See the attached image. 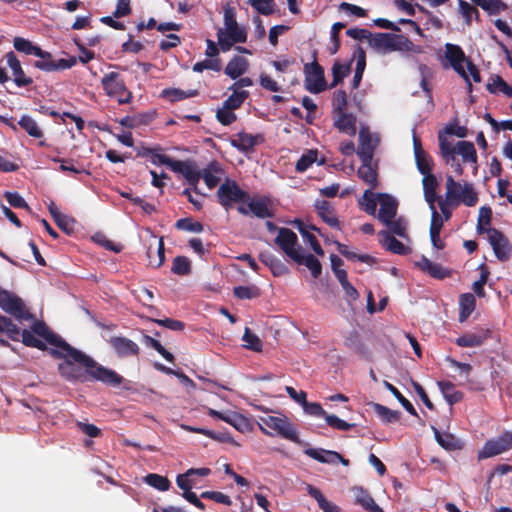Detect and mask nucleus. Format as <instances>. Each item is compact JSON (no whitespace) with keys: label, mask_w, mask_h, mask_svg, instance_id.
I'll return each instance as SVG.
<instances>
[{"label":"nucleus","mask_w":512,"mask_h":512,"mask_svg":"<svg viewBox=\"0 0 512 512\" xmlns=\"http://www.w3.org/2000/svg\"><path fill=\"white\" fill-rule=\"evenodd\" d=\"M35 337L55 346L49 354L56 359H63L58 364L59 374L67 381L84 383L89 380L99 381L105 385L117 387L123 383V377L112 369L97 363L92 357L74 348L59 335L55 334L44 321L35 320L29 330Z\"/></svg>","instance_id":"obj_1"},{"label":"nucleus","mask_w":512,"mask_h":512,"mask_svg":"<svg viewBox=\"0 0 512 512\" xmlns=\"http://www.w3.org/2000/svg\"><path fill=\"white\" fill-rule=\"evenodd\" d=\"M13 46L18 52L38 57V60L33 62V67L46 73L62 72L77 64L76 56L63 52L66 58H56L51 52L43 50L23 37H15Z\"/></svg>","instance_id":"obj_2"},{"label":"nucleus","mask_w":512,"mask_h":512,"mask_svg":"<svg viewBox=\"0 0 512 512\" xmlns=\"http://www.w3.org/2000/svg\"><path fill=\"white\" fill-rule=\"evenodd\" d=\"M491 216V208L482 206V235H487V240L491 245L496 258L501 262H506L511 257L512 245L509 239L501 231L487 227L490 225Z\"/></svg>","instance_id":"obj_3"},{"label":"nucleus","mask_w":512,"mask_h":512,"mask_svg":"<svg viewBox=\"0 0 512 512\" xmlns=\"http://www.w3.org/2000/svg\"><path fill=\"white\" fill-rule=\"evenodd\" d=\"M445 59L449 65L466 81L469 92L472 90V83L469 75L475 82H480V71L470 62L462 49L453 44H446Z\"/></svg>","instance_id":"obj_4"},{"label":"nucleus","mask_w":512,"mask_h":512,"mask_svg":"<svg viewBox=\"0 0 512 512\" xmlns=\"http://www.w3.org/2000/svg\"><path fill=\"white\" fill-rule=\"evenodd\" d=\"M259 429L265 435L272 436L273 433L268 431L267 428L274 431L280 437L289 440L296 444H302L299 438V433L295 425L285 415L272 416L265 415L258 417Z\"/></svg>","instance_id":"obj_5"},{"label":"nucleus","mask_w":512,"mask_h":512,"mask_svg":"<svg viewBox=\"0 0 512 512\" xmlns=\"http://www.w3.org/2000/svg\"><path fill=\"white\" fill-rule=\"evenodd\" d=\"M354 39L368 38L371 45L380 53L409 51L412 42L404 34H349Z\"/></svg>","instance_id":"obj_6"},{"label":"nucleus","mask_w":512,"mask_h":512,"mask_svg":"<svg viewBox=\"0 0 512 512\" xmlns=\"http://www.w3.org/2000/svg\"><path fill=\"white\" fill-rule=\"evenodd\" d=\"M2 62H5V66H0L1 84H4L9 80H12L19 88L33 84V79L26 75L20 60L13 51L7 52L0 61V63Z\"/></svg>","instance_id":"obj_7"},{"label":"nucleus","mask_w":512,"mask_h":512,"mask_svg":"<svg viewBox=\"0 0 512 512\" xmlns=\"http://www.w3.org/2000/svg\"><path fill=\"white\" fill-rule=\"evenodd\" d=\"M467 135V128L453 122L445 126L443 130L438 132L439 148L441 156L446 164L454 167L455 162V145L453 144V136L464 138Z\"/></svg>","instance_id":"obj_8"},{"label":"nucleus","mask_w":512,"mask_h":512,"mask_svg":"<svg viewBox=\"0 0 512 512\" xmlns=\"http://www.w3.org/2000/svg\"><path fill=\"white\" fill-rule=\"evenodd\" d=\"M101 85L105 94L115 98L119 104H128L132 101V92L127 89L120 73L115 71L106 73L101 79Z\"/></svg>","instance_id":"obj_9"},{"label":"nucleus","mask_w":512,"mask_h":512,"mask_svg":"<svg viewBox=\"0 0 512 512\" xmlns=\"http://www.w3.org/2000/svg\"><path fill=\"white\" fill-rule=\"evenodd\" d=\"M0 333H5L12 341H19L21 338L25 346L37 348L39 350H47V346L39 338L32 335L29 330L20 331V328L6 316L0 314Z\"/></svg>","instance_id":"obj_10"},{"label":"nucleus","mask_w":512,"mask_h":512,"mask_svg":"<svg viewBox=\"0 0 512 512\" xmlns=\"http://www.w3.org/2000/svg\"><path fill=\"white\" fill-rule=\"evenodd\" d=\"M0 309L17 320L34 319V316L28 311L23 300L8 290L0 292Z\"/></svg>","instance_id":"obj_11"},{"label":"nucleus","mask_w":512,"mask_h":512,"mask_svg":"<svg viewBox=\"0 0 512 512\" xmlns=\"http://www.w3.org/2000/svg\"><path fill=\"white\" fill-rule=\"evenodd\" d=\"M218 201L225 208L232 207L233 203H243L249 199V194L242 190L235 181L226 180L217 191Z\"/></svg>","instance_id":"obj_12"},{"label":"nucleus","mask_w":512,"mask_h":512,"mask_svg":"<svg viewBox=\"0 0 512 512\" xmlns=\"http://www.w3.org/2000/svg\"><path fill=\"white\" fill-rule=\"evenodd\" d=\"M304 74L306 90L318 94L326 89L327 83L324 76V69L316 60L304 65Z\"/></svg>","instance_id":"obj_13"},{"label":"nucleus","mask_w":512,"mask_h":512,"mask_svg":"<svg viewBox=\"0 0 512 512\" xmlns=\"http://www.w3.org/2000/svg\"><path fill=\"white\" fill-rule=\"evenodd\" d=\"M274 242L281 251L293 261L296 258L299 259V253L303 252L296 233L289 228L280 227Z\"/></svg>","instance_id":"obj_14"},{"label":"nucleus","mask_w":512,"mask_h":512,"mask_svg":"<svg viewBox=\"0 0 512 512\" xmlns=\"http://www.w3.org/2000/svg\"><path fill=\"white\" fill-rule=\"evenodd\" d=\"M512 449V431H504L488 439L482 446V459L493 458Z\"/></svg>","instance_id":"obj_15"},{"label":"nucleus","mask_w":512,"mask_h":512,"mask_svg":"<svg viewBox=\"0 0 512 512\" xmlns=\"http://www.w3.org/2000/svg\"><path fill=\"white\" fill-rule=\"evenodd\" d=\"M377 142H374L372 135L367 127H363L359 131V146L357 155L361 162H373L374 152Z\"/></svg>","instance_id":"obj_16"},{"label":"nucleus","mask_w":512,"mask_h":512,"mask_svg":"<svg viewBox=\"0 0 512 512\" xmlns=\"http://www.w3.org/2000/svg\"><path fill=\"white\" fill-rule=\"evenodd\" d=\"M238 212L242 215H248L251 213L257 218L265 219L274 217V212L272 209L268 207L267 200L264 198L260 199H251L247 207L238 206Z\"/></svg>","instance_id":"obj_17"},{"label":"nucleus","mask_w":512,"mask_h":512,"mask_svg":"<svg viewBox=\"0 0 512 512\" xmlns=\"http://www.w3.org/2000/svg\"><path fill=\"white\" fill-rule=\"evenodd\" d=\"M263 142L264 136L262 134L252 135L242 131L237 133L235 138L231 140V145L238 151L247 154L252 152L256 145H259Z\"/></svg>","instance_id":"obj_18"},{"label":"nucleus","mask_w":512,"mask_h":512,"mask_svg":"<svg viewBox=\"0 0 512 512\" xmlns=\"http://www.w3.org/2000/svg\"><path fill=\"white\" fill-rule=\"evenodd\" d=\"M171 164V170L173 172L182 174L191 186L196 187L201 178V172L197 171L196 165L193 161L174 159Z\"/></svg>","instance_id":"obj_19"},{"label":"nucleus","mask_w":512,"mask_h":512,"mask_svg":"<svg viewBox=\"0 0 512 512\" xmlns=\"http://www.w3.org/2000/svg\"><path fill=\"white\" fill-rule=\"evenodd\" d=\"M457 155L462 157V161L464 163H473L477 162V153L473 143L468 141H459L455 146V162H454V171L458 174L462 173L461 164L457 160Z\"/></svg>","instance_id":"obj_20"},{"label":"nucleus","mask_w":512,"mask_h":512,"mask_svg":"<svg viewBox=\"0 0 512 512\" xmlns=\"http://www.w3.org/2000/svg\"><path fill=\"white\" fill-rule=\"evenodd\" d=\"M413 147L415 161L418 171L425 177L426 175H433L432 171V158L423 150L422 143L419 137L413 135Z\"/></svg>","instance_id":"obj_21"},{"label":"nucleus","mask_w":512,"mask_h":512,"mask_svg":"<svg viewBox=\"0 0 512 512\" xmlns=\"http://www.w3.org/2000/svg\"><path fill=\"white\" fill-rule=\"evenodd\" d=\"M108 342L120 357L137 356L139 354L140 348L137 343L126 337H111Z\"/></svg>","instance_id":"obj_22"},{"label":"nucleus","mask_w":512,"mask_h":512,"mask_svg":"<svg viewBox=\"0 0 512 512\" xmlns=\"http://www.w3.org/2000/svg\"><path fill=\"white\" fill-rule=\"evenodd\" d=\"M416 266L435 279L443 280L452 275L451 269L445 268L439 263L432 262L425 256H422L421 259L416 262Z\"/></svg>","instance_id":"obj_23"},{"label":"nucleus","mask_w":512,"mask_h":512,"mask_svg":"<svg viewBox=\"0 0 512 512\" xmlns=\"http://www.w3.org/2000/svg\"><path fill=\"white\" fill-rule=\"evenodd\" d=\"M380 202V209L378 212V219L384 224L394 219L397 214L398 203L392 196L380 193L378 194Z\"/></svg>","instance_id":"obj_24"},{"label":"nucleus","mask_w":512,"mask_h":512,"mask_svg":"<svg viewBox=\"0 0 512 512\" xmlns=\"http://www.w3.org/2000/svg\"><path fill=\"white\" fill-rule=\"evenodd\" d=\"M486 90L492 95H503L509 98L512 94V83L506 82L500 75L491 74L486 82Z\"/></svg>","instance_id":"obj_25"},{"label":"nucleus","mask_w":512,"mask_h":512,"mask_svg":"<svg viewBox=\"0 0 512 512\" xmlns=\"http://www.w3.org/2000/svg\"><path fill=\"white\" fill-rule=\"evenodd\" d=\"M352 491L354 494L355 504L361 506L369 512H384V510L378 504H376L368 490L364 489L363 487L356 486L352 488Z\"/></svg>","instance_id":"obj_26"},{"label":"nucleus","mask_w":512,"mask_h":512,"mask_svg":"<svg viewBox=\"0 0 512 512\" xmlns=\"http://www.w3.org/2000/svg\"><path fill=\"white\" fill-rule=\"evenodd\" d=\"M381 245L389 252L397 255H407L410 253V248L405 246L402 242L397 240L388 231L382 230L379 232Z\"/></svg>","instance_id":"obj_27"},{"label":"nucleus","mask_w":512,"mask_h":512,"mask_svg":"<svg viewBox=\"0 0 512 512\" xmlns=\"http://www.w3.org/2000/svg\"><path fill=\"white\" fill-rule=\"evenodd\" d=\"M378 165L377 162H361L358 168V177L369 185V189L373 190L378 186Z\"/></svg>","instance_id":"obj_28"},{"label":"nucleus","mask_w":512,"mask_h":512,"mask_svg":"<svg viewBox=\"0 0 512 512\" xmlns=\"http://www.w3.org/2000/svg\"><path fill=\"white\" fill-rule=\"evenodd\" d=\"M315 208L319 217L330 227L340 229V222L335 214L334 207L326 200H320L315 203Z\"/></svg>","instance_id":"obj_29"},{"label":"nucleus","mask_w":512,"mask_h":512,"mask_svg":"<svg viewBox=\"0 0 512 512\" xmlns=\"http://www.w3.org/2000/svg\"><path fill=\"white\" fill-rule=\"evenodd\" d=\"M344 345L346 348L352 350L355 354L361 358L368 359L370 356L369 349L362 341L357 331H351L344 339Z\"/></svg>","instance_id":"obj_30"},{"label":"nucleus","mask_w":512,"mask_h":512,"mask_svg":"<svg viewBox=\"0 0 512 512\" xmlns=\"http://www.w3.org/2000/svg\"><path fill=\"white\" fill-rule=\"evenodd\" d=\"M259 260L269 267L272 274L276 277L282 276L288 272L287 266L278 259L275 255L268 251L261 252L259 254Z\"/></svg>","instance_id":"obj_31"},{"label":"nucleus","mask_w":512,"mask_h":512,"mask_svg":"<svg viewBox=\"0 0 512 512\" xmlns=\"http://www.w3.org/2000/svg\"><path fill=\"white\" fill-rule=\"evenodd\" d=\"M306 491L310 497H312L313 499H315L317 501L319 508L323 512H341L340 507H338L336 504L328 501L324 497V495L322 494L320 489H318L317 487H315L311 484H308L306 486Z\"/></svg>","instance_id":"obj_32"},{"label":"nucleus","mask_w":512,"mask_h":512,"mask_svg":"<svg viewBox=\"0 0 512 512\" xmlns=\"http://www.w3.org/2000/svg\"><path fill=\"white\" fill-rule=\"evenodd\" d=\"M374 23L377 27L381 28V29H385V30H390L392 32H399L400 31V28L398 26V24H403L406 26V30L408 32H420V29L419 27L416 25L415 22L411 21V20H406V19H399V21L396 23V22H392V21H389L387 19H384V18H378L376 20H374Z\"/></svg>","instance_id":"obj_33"},{"label":"nucleus","mask_w":512,"mask_h":512,"mask_svg":"<svg viewBox=\"0 0 512 512\" xmlns=\"http://www.w3.org/2000/svg\"><path fill=\"white\" fill-rule=\"evenodd\" d=\"M337 119L334 126L343 133L354 135L356 133V117L352 113L340 112L336 113Z\"/></svg>","instance_id":"obj_34"},{"label":"nucleus","mask_w":512,"mask_h":512,"mask_svg":"<svg viewBox=\"0 0 512 512\" xmlns=\"http://www.w3.org/2000/svg\"><path fill=\"white\" fill-rule=\"evenodd\" d=\"M248 69V61L240 56L231 59L225 67V74L232 79H237Z\"/></svg>","instance_id":"obj_35"},{"label":"nucleus","mask_w":512,"mask_h":512,"mask_svg":"<svg viewBox=\"0 0 512 512\" xmlns=\"http://www.w3.org/2000/svg\"><path fill=\"white\" fill-rule=\"evenodd\" d=\"M438 387L449 405L460 402L463 398L462 392L456 390L455 385L450 381H438Z\"/></svg>","instance_id":"obj_36"},{"label":"nucleus","mask_w":512,"mask_h":512,"mask_svg":"<svg viewBox=\"0 0 512 512\" xmlns=\"http://www.w3.org/2000/svg\"><path fill=\"white\" fill-rule=\"evenodd\" d=\"M476 306L475 296L471 293H464L460 295L459 298V321L461 323L465 322L471 313L474 311Z\"/></svg>","instance_id":"obj_37"},{"label":"nucleus","mask_w":512,"mask_h":512,"mask_svg":"<svg viewBox=\"0 0 512 512\" xmlns=\"http://www.w3.org/2000/svg\"><path fill=\"white\" fill-rule=\"evenodd\" d=\"M424 197L430 208H433L435 201L437 200L436 189L438 187V181L435 175H426L422 180Z\"/></svg>","instance_id":"obj_38"},{"label":"nucleus","mask_w":512,"mask_h":512,"mask_svg":"<svg viewBox=\"0 0 512 512\" xmlns=\"http://www.w3.org/2000/svg\"><path fill=\"white\" fill-rule=\"evenodd\" d=\"M223 421L233 426L240 432L249 431L251 429L250 421L242 414L235 411L226 412Z\"/></svg>","instance_id":"obj_39"},{"label":"nucleus","mask_w":512,"mask_h":512,"mask_svg":"<svg viewBox=\"0 0 512 512\" xmlns=\"http://www.w3.org/2000/svg\"><path fill=\"white\" fill-rule=\"evenodd\" d=\"M315 162H317L318 165H323L325 163V159L323 158L318 161V151L316 149H310L297 161L295 170L299 173H303Z\"/></svg>","instance_id":"obj_40"},{"label":"nucleus","mask_w":512,"mask_h":512,"mask_svg":"<svg viewBox=\"0 0 512 512\" xmlns=\"http://www.w3.org/2000/svg\"><path fill=\"white\" fill-rule=\"evenodd\" d=\"M299 265H305L311 272L314 278H318L322 273V265L320 261L312 254L304 255L302 252L299 253V259H294Z\"/></svg>","instance_id":"obj_41"},{"label":"nucleus","mask_w":512,"mask_h":512,"mask_svg":"<svg viewBox=\"0 0 512 512\" xmlns=\"http://www.w3.org/2000/svg\"><path fill=\"white\" fill-rule=\"evenodd\" d=\"M372 407L381 421L386 424L395 423L400 420L401 412L398 410H391L379 403H372Z\"/></svg>","instance_id":"obj_42"},{"label":"nucleus","mask_w":512,"mask_h":512,"mask_svg":"<svg viewBox=\"0 0 512 512\" xmlns=\"http://www.w3.org/2000/svg\"><path fill=\"white\" fill-rule=\"evenodd\" d=\"M220 171V166L217 161H212L208 164V166L203 169L201 172V178H203L205 184L209 189H213L217 186L220 181V178L215 175V173Z\"/></svg>","instance_id":"obj_43"},{"label":"nucleus","mask_w":512,"mask_h":512,"mask_svg":"<svg viewBox=\"0 0 512 512\" xmlns=\"http://www.w3.org/2000/svg\"><path fill=\"white\" fill-rule=\"evenodd\" d=\"M338 252L346 257L348 260H357L362 263H366L372 265L376 262L375 258L368 254H357L349 250L348 246L340 243L338 241L335 242Z\"/></svg>","instance_id":"obj_44"},{"label":"nucleus","mask_w":512,"mask_h":512,"mask_svg":"<svg viewBox=\"0 0 512 512\" xmlns=\"http://www.w3.org/2000/svg\"><path fill=\"white\" fill-rule=\"evenodd\" d=\"M198 94L197 90L184 91L179 88H166L162 90L161 97L167 99L170 102H177L183 99L194 97Z\"/></svg>","instance_id":"obj_45"},{"label":"nucleus","mask_w":512,"mask_h":512,"mask_svg":"<svg viewBox=\"0 0 512 512\" xmlns=\"http://www.w3.org/2000/svg\"><path fill=\"white\" fill-rule=\"evenodd\" d=\"M171 272L178 276H187L191 273V261L186 256H176L173 259Z\"/></svg>","instance_id":"obj_46"},{"label":"nucleus","mask_w":512,"mask_h":512,"mask_svg":"<svg viewBox=\"0 0 512 512\" xmlns=\"http://www.w3.org/2000/svg\"><path fill=\"white\" fill-rule=\"evenodd\" d=\"M144 481L149 486L159 491H168L171 487V482L167 477L156 473L147 474L144 478Z\"/></svg>","instance_id":"obj_47"},{"label":"nucleus","mask_w":512,"mask_h":512,"mask_svg":"<svg viewBox=\"0 0 512 512\" xmlns=\"http://www.w3.org/2000/svg\"><path fill=\"white\" fill-rule=\"evenodd\" d=\"M438 444L447 449L454 450L458 447V440L450 433H441L435 426L431 427Z\"/></svg>","instance_id":"obj_48"},{"label":"nucleus","mask_w":512,"mask_h":512,"mask_svg":"<svg viewBox=\"0 0 512 512\" xmlns=\"http://www.w3.org/2000/svg\"><path fill=\"white\" fill-rule=\"evenodd\" d=\"M463 190V185L455 181L452 176H448L446 180V200L450 203H455L460 198Z\"/></svg>","instance_id":"obj_49"},{"label":"nucleus","mask_w":512,"mask_h":512,"mask_svg":"<svg viewBox=\"0 0 512 512\" xmlns=\"http://www.w3.org/2000/svg\"><path fill=\"white\" fill-rule=\"evenodd\" d=\"M18 124L22 129H24L30 136L34 138H41L43 136V132L39 128L36 121L28 115H23L20 118Z\"/></svg>","instance_id":"obj_50"},{"label":"nucleus","mask_w":512,"mask_h":512,"mask_svg":"<svg viewBox=\"0 0 512 512\" xmlns=\"http://www.w3.org/2000/svg\"><path fill=\"white\" fill-rule=\"evenodd\" d=\"M351 71V65L350 63H345V64H341V63H334L333 67H332V76H333V79H332V82L330 84V88H334L336 87L340 82L343 81V79L349 75Z\"/></svg>","instance_id":"obj_51"},{"label":"nucleus","mask_w":512,"mask_h":512,"mask_svg":"<svg viewBox=\"0 0 512 512\" xmlns=\"http://www.w3.org/2000/svg\"><path fill=\"white\" fill-rule=\"evenodd\" d=\"M175 228L192 233H201L204 230L203 224L193 220L191 217L178 219L175 223Z\"/></svg>","instance_id":"obj_52"},{"label":"nucleus","mask_w":512,"mask_h":512,"mask_svg":"<svg viewBox=\"0 0 512 512\" xmlns=\"http://www.w3.org/2000/svg\"><path fill=\"white\" fill-rule=\"evenodd\" d=\"M138 29L139 30H143V29H149V30L150 29H157L160 32L167 31V30L178 31V30L181 29V26L179 24H177V23H174V22H162L159 25H157L155 19L150 18L148 20L147 24H144L143 22L139 23L138 24Z\"/></svg>","instance_id":"obj_53"},{"label":"nucleus","mask_w":512,"mask_h":512,"mask_svg":"<svg viewBox=\"0 0 512 512\" xmlns=\"http://www.w3.org/2000/svg\"><path fill=\"white\" fill-rule=\"evenodd\" d=\"M385 387L393 394V396L400 402L403 408L412 416L418 417V413L412 403L405 398L402 393L391 383L385 382Z\"/></svg>","instance_id":"obj_54"},{"label":"nucleus","mask_w":512,"mask_h":512,"mask_svg":"<svg viewBox=\"0 0 512 512\" xmlns=\"http://www.w3.org/2000/svg\"><path fill=\"white\" fill-rule=\"evenodd\" d=\"M249 96V93L245 90L236 91L234 90L233 94H231L223 103L225 108L235 110L241 107L243 102Z\"/></svg>","instance_id":"obj_55"},{"label":"nucleus","mask_w":512,"mask_h":512,"mask_svg":"<svg viewBox=\"0 0 512 512\" xmlns=\"http://www.w3.org/2000/svg\"><path fill=\"white\" fill-rule=\"evenodd\" d=\"M478 202V194L474 191L473 187L470 184H464L463 190L460 194L459 200H457L456 204L463 203L466 206H475Z\"/></svg>","instance_id":"obj_56"},{"label":"nucleus","mask_w":512,"mask_h":512,"mask_svg":"<svg viewBox=\"0 0 512 512\" xmlns=\"http://www.w3.org/2000/svg\"><path fill=\"white\" fill-rule=\"evenodd\" d=\"M144 342L147 346L155 349L166 361L174 363L175 357L172 353L164 348V346L151 336L145 335Z\"/></svg>","instance_id":"obj_57"},{"label":"nucleus","mask_w":512,"mask_h":512,"mask_svg":"<svg viewBox=\"0 0 512 512\" xmlns=\"http://www.w3.org/2000/svg\"><path fill=\"white\" fill-rule=\"evenodd\" d=\"M144 342L147 346L155 349L166 361L174 363L175 357L172 353L164 348V346L151 336L145 335Z\"/></svg>","instance_id":"obj_58"},{"label":"nucleus","mask_w":512,"mask_h":512,"mask_svg":"<svg viewBox=\"0 0 512 512\" xmlns=\"http://www.w3.org/2000/svg\"><path fill=\"white\" fill-rule=\"evenodd\" d=\"M223 19L226 27V32H239L236 21L235 8L229 5L225 6L223 10Z\"/></svg>","instance_id":"obj_59"},{"label":"nucleus","mask_w":512,"mask_h":512,"mask_svg":"<svg viewBox=\"0 0 512 512\" xmlns=\"http://www.w3.org/2000/svg\"><path fill=\"white\" fill-rule=\"evenodd\" d=\"M243 341L246 343L245 347L249 350L260 352L262 351L263 343L260 338L251 332L249 328H246L243 335Z\"/></svg>","instance_id":"obj_60"},{"label":"nucleus","mask_w":512,"mask_h":512,"mask_svg":"<svg viewBox=\"0 0 512 512\" xmlns=\"http://www.w3.org/2000/svg\"><path fill=\"white\" fill-rule=\"evenodd\" d=\"M324 419L328 426L339 431H349L355 426V424L348 423L334 414L327 413Z\"/></svg>","instance_id":"obj_61"},{"label":"nucleus","mask_w":512,"mask_h":512,"mask_svg":"<svg viewBox=\"0 0 512 512\" xmlns=\"http://www.w3.org/2000/svg\"><path fill=\"white\" fill-rule=\"evenodd\" d=\"M360 205H364V211L369 215H374L376 212V198L375 194L371 189L365 190L362 196V201L359 202Z\"/></svg>","instance_id":"obj_62"},{"label":"nucleus","mask_w":512,"mask_h":512,"mask_svg":"<svg viewBox=\"0 0 512 512\" xmlns=\"http://www.w3.org/2000/svg\"><path fill=\"white\" fill-rule=\"evenodd\" d=\"M384 224L388 227V232L390 234H394L402 238L407 236L406 222L402 218L391 219L390 222Z\"/></svg>","instance_id":"obj_63"},{"label":"nucleus","mask_w":512,"mask_h":512,"mask_svg":"<svg viewBox=\"0 0 512 512\" xmlns=\"http://www.w3.org/2000/svg\"><path fill=\"white\" fill-rule=\"evenodd\" d=\"M248 3L259 13L270 15L274 12L273 0H248Z\"/></svg>","instance_id":"obj_64"}]
</instances>
